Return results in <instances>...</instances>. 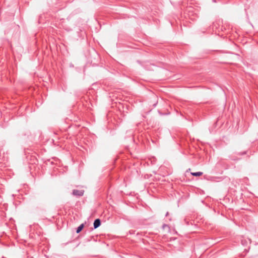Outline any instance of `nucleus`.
Listing matches in <instances>:
<instances>
[{
  "label": "nucleus",
  "mask_w": 258,
  "mask_h": 258,
  "mask_svg": "<svg viewBox=\"0 0 258 258\" xmlns=\"http://www.w3.org/2000/svg\"><path fill=\"white\" fill-rule=\"evenodd\" d=\"M168 215H169V212H167L166 213V215H165V216L167 217Z\"/></svg>",
  "instance_id": "obj_5"
},
{
  "label": "nucleus",
  "mask_w": 258,
  "mask_h": 258,
  "mask_svg": "<svg viewBox=\"0 0 258 258\" xmlns=\"http://www.w3.org/2000/svg\"><path fill=\"white\" fill-rule=\"evenodd\" d=\"M83 227H84V224H81V225H80V226L77 228V230H76V232H77V233H80V232L82 231V230L83 229Z\"/></svg>",
  "instance_id": "obj_4"
},
{
  "label": "nucleus",
  "mask_w": 258,
  "mask_h": 258,
  "mask_svg": "<svg viewBox=\"0 0 258 258\" xmlns=\"http://www.w3.org/2000/svg\"><path fill=\"white\" fill-rule=\"evenodd\" d=\"M167 225H163V227H166Z\"/></svg>",
  "instance_id": "obj_6"
},
{
  "label": "nucleus",
  "mask_w": 258,
  "mask_h": 258,
  "mask_svg": "<svg viewBox=\"0 0 258 258\" xmlns=\"http://www.w3.org/2000/svg\"><path fill=\"white\" fill-rule=\"evenodd\" d=\"M84 192L83 190L74 189L72 194L75 196L81 197L84 195Z\"/></svg>",
  "instance_id": "obj_1"
},
{
  "label": "nucleus",
  "mask_w": 258,
  "mask_h": 258,
  "mask_svg": "<svg viewBox=\"0 0 258 258\" xmlns=\"http://www.w3.org/2000/svg\"><path fill=\"white\" fill-rule=\"evenodd\" d=\"M191 174L194 176H200L203 175V172H191Z\"/></svg>",
  "instance_id": "obj_3"
},
{
  "label": "nucleus",
  "mask_w": 258,
  "mask_h": 258,
  "mask_svg": "<svg viewBox=\"0 0 258 258\" xmlns=\"http://www.w3.org/2000/svg\"><path fill=\"white\" fill-rule=\"evenodd\" d=\"M101 225V221L99 219H96L95 220L94 223H93V226L94 229L97 228L98 227H99Z\"/></svg>",
  "instance_id": "obj_2"
}]
</instances>
